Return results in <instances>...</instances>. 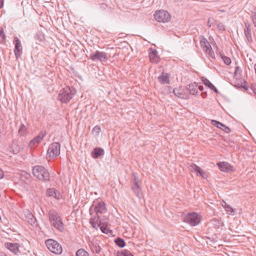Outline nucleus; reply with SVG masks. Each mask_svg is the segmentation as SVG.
<instances>
[{
	"label": "nucleus",
	"mask_w": 256,
	"mask_h": 256,
	"mask_svg": "<svg viewBox=\"0 0 256 256\" xmlns=\"http://www.w3.org/2000/svg\"><path fill=\"white\" fill-rule=\"evenodd\" d=\"M92 210H94L95 212L96 216L91 217L90 222L93 228H96L98 224V222H100V215L106 212V204L102 200H94L90 209V212L91 215H92Z\"/></svg>",
	"instance_id": "f257e3e1"
},
{
	"label": "nucleus",
	"mask_w": 256,
	"mask_h": 256,
	"mask_svg": "<svg viewBox=\"0 0 256 256\" xmlns=\"http://www.w3.org/2000/svg\"><path fill=\"white\" fill-rule=\"evenodd\" d=\"M32 174L40 181L48 182L50 174L48 170L42 166H35L32 168Z\"/></svg>",
	"instance_id": "f03ea898"
},
{
	"label": "nucleus",
	"mask_w": 256,
	"mask_h": 256,
	"mask_svg": "<svg viewBox=\"0 0 256 256\" xmlns=\"http://www.w3.org/2000/svg\"><path fill=\"white\" fill-rule=\"evenodd\" d=\"M48 218L52 226L60 232L64 231V224L60 216L54 210H50Z\"/></svg>",
	"instance_id": "7ed1b4c3"
},
{
	"label": "nucleus",
	"mask_w": 256,
	"mask_h": 256,
	"mask_svg": "<svg viewBox=\"0 0 256 256\" xmlns=\"http://www.w3.org/2000/svg\"><path fill=\"white\" fill-rule=\"evenodd\" d=\"M75 94L73 88L66 86L60 91L58 99L63 103L67 104L72 99Z\"/></svg>",
	"instance_id": "20e7f679"
},
{
	"label": "nucleus",
	"mask_w": 256,
	"mask_h": 256,
	"mask_svg": "<svg viewBox=\"0 0 256 256\" xmlns=\"http://www.w3.org/2000/svg\"><path fill=\"white\" fill-rule=\"evenodd\" d=\"M154 16L156 20L160 22H168L171 19V16L169 12L164 10L156 11Z\"/></svg>",
	"instance_id": "39448f33"
},
{
	"label": "nucleus",
	"mask_w": 256,
	"mask_h": 256,
	"mask_svg": "<svg viewBox=\"0 0 256 256\" xmlns=\"http://www.w3.org/2000/svg\"><path fill=\"white\" fill-rule=\"evenodd\" d=\"M46 244L48 248L51 252L57 254L62 252V247L56 240L48 239L46 241Z\"/></svg>",
	"instance_id": "423d86ee"
},
{
	"label": "nucleus",
	"mask_w": 256,
	"mask_h": 256,
	"mask_svg": "<svg viewBox=\"0 0 256 256\" xmlns=\"http://www.w3.org/2000/svg\"><path fill=\"white\" fill-rule=\"evenodd\" d=\"M60 145L58 142H55L51 144L48 148L46 153L47 158H54L60 154Z\"/></svg>",
	"instance_id": "0eeeda50"
},
{
	"label": "nucleus",
	"mask_w": 256,
	"mask_h": 256,
	"mask_svg": "<svg viewBox=\"0 0 256 256\" xmlns=\"http://www.w3.org/2000/svg\"><path fill=\"white\" fill-rule=\"evenodd\" d=\"M200 45L204 52L212 58H214V54L208 40L204 36L200 37Z\"/></svg>",
	"instance_id": "6e6552de"
},
{
	"label": "nucleus",
	"mask_w": 256,
	"mask_h": 256,
	"mask_svg": "<svg viewBox=\"0 0 256 256\" xmlns=\"http://www.w3.org/2000/svg\"><path fill=\"white\" fill-rule=\"evenodd\" d=\"M184 221L191 226H196L200 222V218L197 213L192 212L186 215L184 218Z\"/></svg>",
	"instance_id": "1a4fd4ad"
},
{
	"label": "nucleus",
	"mask_w": 256,
	"mask_h": 256,
	"mask_svg": "<svg viewBox=\"0 0 256 256\" xmlns=\"http://www.w3.org/2000/svg\"><path fill=\"white\" fill-rule=\"evenodd\" d=\"M90 58L92 61L98 60L102 62H106L108 60L106 53L98 50L92 52Z\"/></svg>",
	"instance_id": "9d476101"
},
{
	"label": "nucleus",
	"mask_w": 256,
	"mask_h": 256,
	"mask_svg": "<svg viewBox=\"0 0 256 256\" xmlns=\"http://www.w3.org/2000/svg\"><path fill=\"white\" fill-rule=\"evenodd\" d=\"M14 53L16 58L18 60L21 57L22 53V48L21 42L18 37H14Z\"/></svg>",
	"instance_id": "9b49d317"
},
{
	"label": "nucleus",
	"mask_w": 256,
	"mask_h": 256,
	"mask_svg": "<svg viewBox=\"0 0 256 256\" xmlns=\"http://www.w3.org/2000/svg\"><path fill=\"white\" fill-rule=\"evenodd\" d=\"M244 33L247 41L249 43L252 42L251 24L248 20L244 22Z\"/></svg>",
	"instance_id": "f8f14e48"
},
{
	"label": "nucleus",
	"mask_w": 256,
	"mask_h": 256,
	"mask_svg": "<svg viewBox=\"0 0 256 256\" xmlns=\"http://www.w3.org/2000/svg\"><path fill=\"white\" fill-rule=\"evenodd\" d=\"M88 244L93 254H99L102 248L100 246L99 243L97 240H90Z\"/></svg>",
	"instance_id": "ddd939ff"
},
{
	"label": "nucleus",
	"mask_w": 256,
	"mask_h": 256,
	"mask_svg": "<svg viewBox=\"0 0 256 256\" xmlns=\"http://www.w3.org/2000/svg\"><path fill=\"white\" fill-rule=\"evenodd\" d=\"M4 246L6 248L15 254H18L20 252V246L17 243L6 242Z\"/></svg>",
	"instance_id": "4468645a"
},
{
	"label": "nucleus",
	"mask_w": 256,
	"mask_h": 256,
	"mask_svg": "<svg viewBox=\"0 0 256 256\" xmlns=\"http://www.w3.org/2000/svg\"><path fill=\"white\" fill-rule=\"evenodd\" d=\"M217 165L221 171L228 172L232 170V166L227 162H219L217 163Z\"/></svg>",
	"instance_id": "2eb2a0df"
},
{
	"label": "nucleus",
	"mask_w": 256,
	"mask_h": 256,
	"mask_svg": "<svg viewBox=\"0 0 256 256\" xmlns=\"http://www.w3.org/2000/svg\"><path fill=\"white\" fill-rule=\"evenodd\" d=\"M198 84L196 82H193L186 86V90L190 94L194 95L198 94Z\"/></svg>",
	"instance_id": "dca6fc26"
},
{
	"label": "nucleus",
	"mask_w": 256,
	"mask_h": 256,
	"mask_svg": "<svg viewBox=\"0 0 256 256\" xmlns=\"http://www.w3.org/2000/svg\"><path fill=\"white\" fill-rule=\"evenodd\" d=\"M211 124L216 127L223 130L226 133H230V129L228 127L226 126L219 122L215 120H212L211 121Z\"/></svg>",
	"instance_id": "f3484780"
},
{
	"label": "nucleus",
	"mask_w": 256,
	"mask_h": 256,
	"mask_svg": "<svg viewBox=\"0 0 256 256\" xmlns=\"http://www.w3.org/2000/svg\"><path fill=\"white\" fill-rule=\"evenodd\" d=\"M46 195L48 196H52L58 200L62 198V195L60 192L54 188L48 189L46 191Z\"/></svg>",
	"instance_id": "a211bd4d"
},
{
	"label": "nucleus",
	"mask_w": 256,
	"mask_h": 256,
	"mask_svg": "<svg viewBox=\"0 0 256 256\" xmlns=\"http://www.w3.org/2000/svg\"><path fill=\"white\" fill-rule=\"evenodd\" d=\"M131 188L137 197L141 198L142 196V192L140 187V184H132Z\"/></svg>",
	"instance_id": "6ab92c4d"
},
{
	"label": "nucleus",
	"mask_w": 256,
	"mask_h": 256,
	"mask_svg": "<svg viewBox=\"0 0 256 256\" xmlns=\"http://www.w3.org/2000/svg\"><path fill=\"white\" fill-rule=\"evenodd\" d=\"M149 53L150 62L153 63H158L159 61V56L158 55V52L156 50L150 49Z\"/></svg>",
	"instance_id": "aec40b11"
},
{
	"label": "nucleus",
	"mask_w": 256,
	"mask_h": 256,
	"mask_svg": "<svg viewBox=\"0 0 256 256\" xmlns=\"http://www.w3.org/2000/svg\"><path fill=\"white\" fill-rule=\"evenodd\" d=\"M44 134H40L38 136H36L32 140L29 144V146L30 148L32 146H36L38 144L42 141V138H44Z\"/></svg>",
	"instance_id": "412c9836"
},
{
	"label": "nucleus",
	"mask_w": 256,
	"mask_h": 256,
	"mask_svg": "<svg viewBox=\"0 0 256 256\" xmlns=\"http://www.w3.org/2000/svg\"><path fill=\"white\" fill-rule=\"evenodd\" d=\"M201 80L203 84L210 88V90H214L216 93H218V89L206 78L202 77Z\"/></svg>",
	"instance_id": "4be33fe9"
},
{
	"label": "nucleus",
	"mask_w": 256,
	"mask_h": 256,
	"mask_svg": "<svg viewBox=\"0 0 256 256\" xmlns=\"http://www.w3.org/2000/svg\"><path fill=\"white\" fill-rule=\"evenodd\" d=\"M222 206L225 209L227 214L230 215L234 214V209L232 208L224 200L222 201Z\"/></svg>",
	"instance_id": "5701e85b"
},
{
	"label": "nucleus",
	"mask_w": 256,
	"mask_h": 256,
	"mask_svg": "<svg viewBox=\"0 0 256 256\" xmlns=\"http://www.w3.org/2000/svg\"><path fill=\"white\" fill-rule=\"evenodd\" d=\"M173 92L176 96L179 98H184L186 97V94L184 92V90L180 88H174Z\"/></svg>",
	"instance_id": "b1692460"
},
{
	"label": "nucleus",
	"mask_w": 256,
	"mask_h": 256,
	"mask_svg": "<svg viewBox=\"0 0 256 256\" xmlns=\"http://www.w3.org/2000/svg\"><path fill=\"white\" fill-rule=\"evenodd\" d=\"M92 156L94 158H96L104 154V150L101 148H95L92 152Z\"/></svg>",
	"instance_id": "393cba45"
},
{
	"label": "nucleus",
	"mask_w": 256,
	"mask_h": 256,
	"mask_svg": "<svg viewBox=\"0 0 256 256\" xmlns=\"http://www.w3.org/2000/svg\"><path fill=\"white\" fill-rule=\"evenodd\" d=\"M158 80L162 84H169V78L167 74L162 73L158 77Z\"/></svg>",
	"instance_id": "a878e982"
},
{
	"label": "nucleus",
	"mask_w": 256,
	"mask_h": 256,
	"mask_svg": "<svg viewBox=\"0 0 256 256\" xmlns=\"http://www.w3.org/2000/svg\"><path fill=\"white\" fill-rule=\"evenodd\" d=\"M26 220L30 224L32 225L35 224L36 218L30 212H28Z\"/></svg>",
	"instance_id": "bb28decb"
},
{
	"label": "nucleus",
	"mask_w": 256,
	"mask_h": 256,
	"mask_svg": "<svg viewBox=\"0 0 256 256\" xmlns=\"http://www.w3.org/2000/svg\"><path fill=\"white\" fill-rule=\"evenodd\" d=\"M116 256H134L132 253L126 250H122L120 252H118Z\"/></svg>",
	"instance_id": "cd10ccee"
},
{
	"label": "nucleus",
	"mask_w": 256,
	"mask_h": 256,
	"mask_svg": "<svg viewBox=\"0 0 256 256\" xmlns=\"http://www.w3.org/2000/svg\"><path fill=\"white\" fill-rule=\"evenodd\" d=\"M115 242L117 246H118L120 248H123L125 246L126 243L124 240L120 238H117L115 240Z\"/></svg>",
	"instance_id": "c85d7f7f"
},
{
	"label": "nucleus",
	"mask_w": 256,
	"mask_h": 256,
	"mask_svg": "<svg viewBox=\"0 0 256 256\" xmlns=\"http://www.w3.org/2000/svg\"><path fill=\"white\" fill-rule=\"evenodd\" d=\"M76 256H89V254L84 250L80 248L76 252Z\"/></svg>",
	"instance_id": "c756f323"
},
{
	"label": "nucleus",
	"mask_w": 256,
	"mask_h": 256,
	"mask_svg": "<svg viewBox=\"0 0 256 256\" xmlns=\"http://www.w3.org/2000/svg\"><path fill=\"white\" fill-rule=\"evenodd\" d=\"M196 173L197 174H199L200 176L206 179L208 177V174L206 172L202 170L200 167L198 168V170H197Z\"/></svg>",
	"instance_id": "7c9ffc66"
},
{
	"label": "nucleus",
	"mask_w": 256,
	"mask_h": 256,
	"mask_svg": "<svg viewBox=\"0 0 256 256\" xmlns=\"http://www.w3.org/2000/svg\"><path fill=\"white\" fill-rule=\"evenodd\" d=\"M98 227L100 228V229L101 230L102 232L105 233V234L108 233V228H107V226H102L100 220V222H98V226H97L96 227L94 228H97Z\"/></svg>",
	"instance_id": "2f4dec72"
},
{
	"label": "nucleus",
	"mask_w": 256,
	"mask_h": 256,
	"mask_svg": "<svg viewBox=\"0 0 256 256\" xmlns=\"http://www.w3.org/2000/svg\"><path fill=\"white\" fill-rule=\"evenodd\" d=\"M220 56H221L222 59L223 60L224 63L226 65L228 66L231 64V62H232L231 60L229 57L225 56L222 54H220Z\"/></svg>",
	"instance_id": "473e14b6"
},
{
	"label": "nucleus",
	"mask_w": 256,
	"mask_h": 256,
	"mask_svg": "<svg viewBox=\"0 0 256 256\" xmlns=\"http://www.w3.org/2000/svg\"><path fill=\"white\" fill-rule=\"evenodd\" d=\"M6 35L4 34L3 28L0 27V42L3 43L6 40Z\"/></svg>",
	"instance_id": "72a5a7b5"
},
{
	"label": "nucleus",
	"mask_w": 256,
	"mask_h": 256,
	"mask_svg": "<svg viewBox=\"0 0 256 256\" xmlns=\"http://www.w3.org/2000/svg\"><path fill=\"white\" fill-rule=\"evenodd\" d=\"M26 126L22 124H21L19 130H18V133L21 136H24L26 134Z\"/></svg>",
	"instance_id": "f704fd0d"
},
{
	"label": "nucleus",
	"mask_w": 256,
	"mask_h": 256,
	"mask_svg": "<svg viewBox=\"0 0 256 256\" xmlns=\"http://www.w3.org/2000/svg\"><path fill=\"white\" fill-rule=\"evenodd\" d=\"M200 167L195 164L192 163L190 165L189 168L190 171L196 172Z\"/></svg>",
	"instance_id": "c9c22d12"
},
{
	"label": "nucleus",
	"mask_w": 256,
	"mask_h": 256,
	"mask_svg": "<svg viewBox=\"0 0 256 256\" xmlns=\"http://www.w3.org/2000/svg\"><path fill=\"white\" fill-rule=\"evenodd\" d=\"M101 132V128L98 126H95L93 129L92 130V132L96 133L98 135L99 134L100 132Z\"/></svg>",
	"instance_id": "e433bc0d"
},
{
	"label": "nucleus",
	"mask_w": 256,
	"mask_h": 256,
	"mask_svg": "<svg viewBox=\"0 0 256 256\" xmlns=\"http://www.w3.org/2000/svg\"><path fill=\"white\" fill-rule=\"evenodd\" d=\"M252 20L254 26L256 27V12H252Z\"/></svg>",
	"instance_id": "4c0bfd02"
},
{
	"label": "nucleus",
	"mask_w": 256,
	"mask_h": 256,
	"mask_svg": "<svg viewBox=\"0 0 256 256\" xmlns=\"http://www.w3.org/2000/svg\"><path fill=\"white\" fill-rule=\"evenodd\" d=\"M216 26L218 30L222 31L225 30V26L222 23H218L216 24Z\"/></svg>",
	"instance_id": "58836bf2"
},
{
	"label": "nucleus",
	"mask_w": 256,
	"mask_h": 256,
	"mask_svg": "<svg viewBox=\"0 0 256 256\" xmlns=\"http://www.w3.org/2000/svg\"><path fill=\"white\" fill-rule=\"evenodd\" d=\"M134 183L132 184H141V182L139 180L138 177L134 174Z\"/></svg>",
	"instance_id": "ea45409f"
},
{
	"label": "nucleus",
	"mask_w": 256,
	"mask_h": 256,
	"mask_svg": "<svg viewBox=\"0 0 256 256\" xmlns=\"http://www.w3.org/2000/svg\"><path fill=\"white\" fill-rule=\"evenodd\" d=\"M242 72V70L240 66H236L235 68V70L234 74L235 76L237 75L238 74H240Z\"/></svg>",
	"instance_id": "a19ab883"
},
{
	"label": "nucleus",
	"mask_w": 256,
	"mask_h": 256,
	"mask_svg": "<svg viewBox=\"0 0 256 256\" xmlns=\"http://www.w3.org/2000/svg\"><path fill=\"white\" fill-rule=\"evenodd\" d=\"M212 20H211V18H210L208 20V22H207V24H208V26L209 27V28H210L212 26Z\"/></svg>",
	"instance_id": "79ce46f5"
},
{
	"label": "nucleus",
	"mask_w": 256,
	"mask_h": 256,
	"mask_svg": "<svg viewBox=\"0 0 256 256\" xmlns=\"http://www.w3.org/2000/svg\"><path fill=\"white\" fill-rule=\"evenodd\" d=\"M198 90H199L200 91L203 90H204L203 86H198Z\"/></svg>",
	"instance_id": "37998d69"
},
{
	"label": "nucleus",
	"mask_w": 256,
	"mask_h": 256,
	"mask_svg": "<svg viewBox=\"0 0 256 256\" xmlns=\"http://www.w3.org/2000/svg\"><path fill=\"white\" fill-rule=\"evenodd\" d=\"M4 5V0H0V8H2Z\"/></svg>",
	"instance_id": "c03bdc74"
},
{
	"label": "nucleus",
	"mask_w": 256,
	"mask_h": 256,
	"mask_svg": "<svg viewBox=\"0 0 256 256\" xmlns=\"http://www.w3.org/2000/svg\"><path fill=\"white\" fill-rule=\"evenodd\" d=\"M4 176L3 171L0 169V178H2Z\"/></svg>",
	"instance_id": "a18cd8bd"
},
{
	"label": "nucleus",
	"mask_w": 256,
	"mask_h": 256,
	"mask_svg": "<svg viewBox=\"0 0 256 256\" xmlns=\"http://www.w3.org/2000/svg\"><path fill=\"white\" fill-rule=\"evenodd\" d=\"M0 256H6L4 254H0Z\"/></svg>",
	"instance_id": "49530a36"
}]
</instances>
